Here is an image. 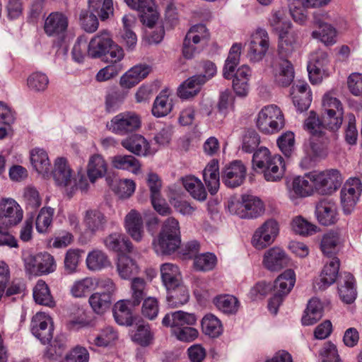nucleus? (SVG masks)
Returning a JSON list of instances; mask_svg holds the SVG:
<instances>
[{
	"mask_svg": "<svg viewBox=\"0 0 362 362\" xmlns=\"http://www.w3.org/2000/svg\"><path fill=\"white\" fill-rule=\"evenodd\" d=\"M196 321L194 315L179 310L167 313L162 320V325L170 327L171 334L177 339L189 342L199 334L197 329L191 327Z\"/></svg>",
	"mask_w": 362,
	"mask_h": 362,
	"instance_id": "f257e3e1",
	"label": "nucleus"
},
{
	"mask_svg": "<svg viewBox=\"0 0 362 362\" xmlns=\"http://www.w3.org/2000/svg\"><path fill=\"white\" fill-rule=\"evenodd\" d=\"M180 244L179 222L174 217H168L163 221L157 239L153 242V249L158 255H170Z\"/></svg>",
	"mask_w": 362,
	"mask_h": 362,
	"instance_id": "f03ea898",
	"label": "nucleus"
},
{
	"mask_svg": "<svg viewBox=\"0 0 362 362\" xmlns=\"http://www.w3.org/2000/svg\"><path fill=\"white\" fill-rule=\"evenodd\" d=\"M305 127L315 139L310 142V153L313 158H325L328 153V144L331 138H335L334 131L327 132L328 129L322 127L320 119L314 112H310V116L305 122Z\"/></svg>",
	"mask_w": 362,
	"mask_h": 362,
	"instance_id": "7ed1b4c3",
	"label": "nucleus"
},
{
	"mask_svg": "<svg viewBox=\"0 0 362 362\" xmlns=\"http://www.w3.org/2000/svg\"><path fill=\"white\" fill-rule=\"evenodd\" d=\"M322 117L320 120L322 127L331 131L337 130L343 121L344 109L341 103L332 93H327L322 100Z\"/></svg>",
	"mask_w": 362,
	"mask_h": 362,
	"instance_id": "20e7f679",
	"label": "nucleus"
},
{
	"mask_svg": "<svg viewBox=\"0 0 362 362\" xmlns=\"http://www.w3.org/2000/svg\"><path fill=\"white\" fill-rule=\"evenodd\" d=\"M296 282V275L292 269H287L280 274L272 284V297L269 299L268 308L276 315L284 298L291 292Z\"/></svg>",
	"mask_w": 362,
	"mask_h": 362,
	"instance_id": "39448f33",
	"label": "nucleus"
},
{
	"mask_svg": "<svg viewBox=\"0 0 362 362\" xmlns=\"http://www.w3.org/2000/svg\"><path fill=\"white\" fill-rule=\"evenodd\" d=\"M256 125L264 134H274L282 129L285 125L284 114L275 105L263 107L258 113Z\"/></svg>",
	"mask_w": 362,
	"mask_h": 362,
	"instance_id": "423d86ee",
	"label": "nucleus"
},
{
	"mask_svg": "<svg viewBox=\"0 0 362 362\" xmlns=\"http://www.w3.org/2000/svg\"><path fill=\"white\" fill-rule=\"evenodd\" d=\"M329 16L326 11H317L313 13L312 23L314 30L311 33V36L325 46L332 45L337 42V30L329 23Z\"/></svg>",
	"mask_w": 362,
	"mask_h": 362,
	"instance_id": "0eeeda50",
	"label": "nucleus"
},
{
	"mask_svg": "<svg viewBox=\"0 0 362 362\" xmlns=\"http://www.w3.org/2000/svg\"><path fill=\"white\" fill-rule=\"evenodd\" d=\"M141 127V118L133 111L120 112L112 118L107 127L113 133L124 136L138 131Z\"/></svg>",
	"mask_w": 362,
	"mask_h": 362,
	"instance_id": "6e6552de",
	"label": "nucleus"
},
{
	"mask_svg": "<svg viewBox=\"0 0 362 362\" xmlns=\"http://www.w3.org/2000/svg\"><path fill=\"white\" fill-rule=\"evenodd\" d=\"M209 39V33L204 24L193 25L187 32L183 42L182 53L185 58L191 59L199 52L202 45Z\"/></svg>",
	"mask_w": 362,
	"mask_h": 362,
	"instance_id": "1a4fd4ad",
	"label": "nucleus"
},
{
	"mask_svg": "<svg viewBox=\"0 0 362 362\" xmlns=\"http://www.w3.org/2000/svg\"><path fill=\"white\" fill-rule=\"evenodd\" d=\"M311 177L315 181V191L320 194H330L338 189L342 177L339 170L331 169L322 172H311Z\"/></svg>",
	"mask_w": 362,
	"mask_h": 362,
	"instance_id": "9d476101",
	"label": "nucleus"
},
{
	"mask_svg": "<svg viewBox=\"0 0 362 362\" xmlns=\"http://www.w3.org/2000/svg\"><path fill=\"white\" fill-rule=\"evenodd\" d=\"M230 208L241 218H257L264 210L262 202L252 195H243L242 202H233Z\"/></svg>",
	"mask_w": 362,
	"mask_h": 362,
	"instance_id": "9b49d317",
	"label": "nucleus"
},
{
	"mask_svg": "<svg viewBox=\"0 0 362 362\" xmlns=\"http://www.w3.org/2000/svg\"><path fill=\"white\" fill-rule=\"evenodd\" d=\"M269 47L268 33L262 28H258L251 36L247 55L250 61L259 62L265 56Z\"/></svg>",
	"mask_w": 362,
	"mask_h": 362,
	"instance_id": "f8f14e48",
	"label": "nucleus"
},
{
	"mask_svg": "<svg viewBox=\"0 0 362 362\" xmlns=\"http://www.w3.org/2000/svg\"><path fill=\"white\" fill-rule=\"evenodd\" d=\"M31 330L42 344L49 342L54 330L52 318L44 313H36L31 321Z\"/></svg>",
	"mask_w": 362,
	"mask_h": 362,
	"instance_id": "ddd939ff",
	"label": "nucleus"
},
{
	"mask_svg": "<svg viewBox=\"0 0 362 362\" xmlns=\"http://www.w3.org/2000/svg\"><path fill=\"white\" fill-rule=\"evenodd\" d=\"M362 186L359 179L353 178L347 181L341 189V202L344 212L349 214L356 204Z\"/></svg>",
	"mask_w": 362,
	"mask_h": 362,
	"instance_id": "4468645a",
	"label": "nucleus"
},
{
	"mask_svg": "<svg viewBox=\"0 0 362 362\" xmlns=\"http://www.w3.org/2000/svg\"><path fill=\"white\" fill-rule=\"evenodd\" d=\"M67 16L61 12H52L45 19V33L50 37H64L68 28Z\"/></svg>",
	"mask_w": 362,
	"mask_h": 362,
	"instance_id": "2eb2a0df",
	"label": "nucleus"
},
{
	"mask_svg": "<svg viewBox=\"0 0 362 362\" xmlns=\"http://www.w3.org/2000/svg\"><path fill=\"white\" fill-rule=\"evenodd\" d=\"M246 177V168L240 160H235L222 171V181L228 187L234 188L241 185Z\"/></svg>",
	"mask_w": 362,
	"mask_h": 362,
	"instance_id": "dca6fc26",
	"label": "nucleus"
},
{
	"mask_svg": "<svg viewBox=\"0 0 362 362\" xmlns=\"http://www.w3.org/2000/svg\"><path fill=\"white\" fill-rule=\"evenodd\" d=\"M23 216L20 205L11 198H3L0 200V220L5 219L7 226H16Z\"/></svg>",
	"mask_w": 362,
	"mask_h": 362,
	"instance_id": "f3484780",
	"label": "nucleus"
},
{
	"mask_svg": "<svg viewBox=\"0 0 362 362\" xmlns=\"http://www.w3.org/2000/svg\"><path fill=\"white\" fill-rule=\"evenodd\" d=\"M339 259L334 257L327 263L320 274V278L314 283L316 291H324L333 284L337 279L339 269Z\"/></svg>",
	"mask_w": 362,
	"mask_h": 362,
	"instance_id": "a211bd4d",
	"label": "nucleus"
},
{
	"mask_svg": "<svg viewBox=\"0 0 362 362\" xmlns=\"http://www.w3.org/2000/svg\"><path fill=\"white\" fill-rule=\"evenodd\" d=\"M290 25L279 30L278 52L281 58L289 57L298 46V33Z\"/></svg>",
	"mask_w": 362,
	"mask_h": 362,
	"instance_id": "6ab92c4d",
	"label": "nucleus"
},
{
	"mask_svg": "<svg viewBox=\"0 0 362 362\" xmlns=\"http://www.w3.org/2000/svg\"><path fill=\"white\" fill-rule=\"evenodd\" d=\"M124 228L129 235L136 242H141L144 235V221L141 214L132 209L124 217Z\"/></svg>",
	"mask_w": 362,
	"mask_h": 362,
	"instance_id": "aec40b11",
	"label": "nucleus"
},
{
	"mask_svg": "<svg viewBox=\"0 0 362 362\" xmlns=\"http://www.w3.org/2000/svg\"><path fill=\"white\" fill-rule=\"evenodd\" d=\"M112 41L107 30L100 31L90 40L88 47V55L91 58L103 57L111 46Z\"/></svg>",
	"mask_w": 362,
	"mask_h": 362,
	"instance_id": "412c9836",
	"label": "nucleus"
},
{
	"mask_svg": "<svg viewBox=\"0 0 362 362\" xmlns=\"http://www.w3.org/2000/svg\"><path fill=\"white\" fill-rule=\"evenodd\" d=\"M288 264V257L280 247H272L264 253L263 264L269 271H279L286 267Z\"/></svg>",
	"mask_w": 362,
	"mask_h": 362,
	"instance_id": "4be33fe9",
	"label": "nucleus"
},
{
	"mask_svg": "<svg viewBox=\"0 0 362 362\" xmlns=\"http://www.w3.org/2000/svg\"><path fill=\"white\" fill-rule=\"evenodd\" d=\"M315 214L318 221L324 226H329L337 220V208L334 202L323 199L317 203Z\"/></svg>",
	"mask_w": 362,
	"mask_h": 362,
	"instance_id": "5701e85b",
	"label": "nucleus"
},
{
	"mask_svg": "<svg viewBox=\"0 0 362 362\" xmlns=\"http://www.w3.org/2000/svg\"><path fill=\"white\" fill-rule=\"evenodd\" d=\"M107 221L105 214L97 209H87L83 214V223L86 231L91 234L103 230Z\"/></svg>",
	"mask_w": 362,
	"mask_h": 362,
	"instance_id": "b1692460",
	"label": "nucleus"
},
{
	"mask_svg": "<svg viewBox=\"0 0 362 362\" xmlns=\"http://www.w3.org/2000/svg\"><path fill=\"white\" fill-rule=\"evenodd\" d=\"M52 173L56 184L65 187L67 192L74 180L72 171L67 160L64 158H57L54 162V169Z\"/></svg>",
	"mask_w": 362,
	"mask_h": 362,
	"instance_id": "393cba45",
	"label": "nucleus"
},
{
	"mask_svg": "<svg viewBox=\"0 0 362 362\" xmlns=\"http://www.w3.org/2000/svg\"><path fill=\"white\" fill-rule=\"evenodd\" d=\"M339 294L344 303L350 304L356 297V290L354 286V278L350 273L341 274L339 279Z\"/></svg>",
	"mask_w": 362,
	"mask_h": 362,
	"instance_id": "a878e982",
	"label": "nucleus"
},
{
	"mask_svg": "<svg viewBox=\"0 0 362 362\" xmlns=\"http://www.w3.org/2000/svg\"><path fill=\"white\" fill-rule=\"evenodd\" d=\"M107 170V164L101 155L93 154L89 158L86 172L91 183H95L98 179L104 177Z\"/></svg>",
	"mask_w": 362,
	"mask_h": 362,
	"instance_id": "bb28decb",
	"label": "nucleus"
},
{
	"mask_svg": "<svg viewBox=\"0 0 362 362\" xmlns=\"http://www.w3.org/2000/svg\"><path fill=\"white\" fill-rule=\"evenodd\" d=\"M103 243L107 250L115 252H132L134 249L132 242L119 233L108 235L104 238Z\"/></svg>",
	"mask_w": 362,
	"mask_h": 362,
	"instance_id": "cd10ccee",
	"label": "nucleus"
},
{
	"mask_svg": "<svg viewBox=\"0 0 362 362\" xmlns=\"http://www.w3.org/2000/svg\"><path fill=\"white\" fill-rule=\"evenodd\" d=\"M205 83L204 76H192L185 80L177 89V95L182 99H188L197 95Z\"/></svg>",
	"mask_w": 362,
	"mask_h": 362,
	"instance_id": "c85d7f7f",
	"label": "nucleus"
},
{
	"mask_svg": "<svg viewBox=\"0 0 362 362\" xmlns=\"http://www.w3.org/2000/svg\"><path fill=\"white\" fill-rule=\"evenodd\" d=\"M149 72L150 67L148 66L136 65L122 76L120 84L124 88H130L146 78Z\"/></svg>",
	"mask_w": 362,
	"mask_h": 362,
	"instance_id": "c756f323",
	"label": "nucleus"
},
{
	"mask_svg": "<svg viewBox=\"0 0 362 362\" xmlns=\"http://www.w3.org/2000/svg\"><path fill=\"white\" fill-rule=\"evenodd\" d=\"M203 179L205 185L212 195L216 194L220 185L218 163L212 160L203 170Z\"/></svg>",
	"mask_w": 362,
	"mask_h": 362,
	"instance_id": "7c9ffc66",
	"label": "nucleus"
},
{
	"mask_svg": "<svg viewBox=\"0 0 362 362\" xmlns=\"http://www.w3.org/2000/svg\"><path fill=\"white\" fill-rule=\"evenodd\" d=\"M262 170L264 177L267 182L280 181L283 178L285 171L283 158L279 155L273 156V160Z\"/></svg>",
	"mask_w": 362,
	"mask_h": 362,
	"instance_id": "2f4dec72",
	"label": "nucleus"
},
{
	"mask_svg": "<svg viewBox=\"0 0 362 362\" xmlns=\"http://www.w3.org/2000/svg\"><path fill=\"white\" fill-rule=\"evenodd\" d=\"M160 274L166 289L175 288L182 282L181 274L176 264L172 263L163 264L160 267Z\"/></svg>",
	"mask_w": 362,
	"mask_h": 362,
	"instance_id": "473e14b6",
	"label": "nucleus"
},
{
	"mask_svg": "<svg viewBox=\"0 0 362 362\" xmlns=\"http://www.w3.org/2000/svg\"><path fill=\"white\" fill-rule=\"evenodd\" d=\"M121 144L124 148L137 156L145 155L148 148V141L140 134H133L123 139Z\"/></svg>",
	"mask_w": 362,
	"mask_h": 362,
	"instance_id": "72a5a7b5",
	"label": "nucleus"
},
{
	"mask_svg": "<svg viewBox=\"0 0 362 362\" xmlns=\"http://www.w3.org/2000/svg\"><path fill=\"white\" fill-rule=\"evenodd\" d=\"M293 189L300 197L311 195L315 191V181L311 177V172L303 177H296L293 181Z\"/></svg>",
	"mask_w": 362,
	"mask_h": 362,
	"instance_id": "f704fd0d",
	"label": "nucleus"
},
{
	"mask_svg": "<svg viewBox=\"0 0 362 362\" xmlns=\"http://www.w3.org/2000/svg\"><path fill=\"white\" fill-rule=\"evenodd\" d=\"M182 184L194 199L199 201L206 199L207 194L200 180L194 176H187L182 178Z\"/></svg>",
	"mask_w": 362,
	"mask_h": 362,
	"instance_id": "c9c22d12",
	"label": "nucleus"
},
{
	"mask_svg": "<svg viewBox=\"0 0 362 362\" xmlns=\"http://www.w3.org/2000/svg\"><path fill=\"white\" fill-rule=\"evenodd\" d=\"M117 271L123 279H129L138 273L139 268L136 262L125 255H119L117 263Z\"/></svg>",
	"mask_w": 362,
	"mask_h": 362,
	"instance_id": "e433bc0d",
	"label": "nucleus"
},
{
	"mask_svg": "<svg viewBox=\"0 0 362 362\" xmlns=\"http://www.w3.org/2000/svg\"><path fill=\"white\" fill-rule=\"evenodd\" d=\"M240 53L241 45L234 44L229 51L223 67V74L225 78L230 79L233 76L235 68L240 62Z\"/></svg>",
	"mask_w": 362,
	"mask_h": 362,
	"instance_id": "4c0bfd02",
	"label": "nucleus"
},
{
	"mask_svg": "<svg viewBox=\"0 0 362 362\" xmlns=\"http://www.w3.org/2000/svg\"><path fill=\"white\" fill-rule=\"evenodd\" d=\"M33 298L35 301L40 305L50 308L55 305L48 286L42 280H39L34 287Z\"/></svg>",
	"mask_w": 362,
	"mask_h": 362,
	"instance_id": "58836bf2",
	"label": "nucleus"
},
{
	"mask_svg": "<svg viewBox=\"0 0 362 362\" xmlns=\"http://www.w3.org/2000/svg\"><path fill=\"white\" fill-rule=\"evenodd\" d=\"M167 302L169 306L172 308L179 307L185 304L189 300V292L187 288L182 284L173 289H167Z\"/></svg>",
	"mask_w": 362,
	"mask_h": 362,
	"instance_id": "ea45409f",
	"label": "nucleus"
},
{
	"mask_svg": "<svg viewBox=\"0 0 362 362\" xmlns=\"http://www.w3.org/2000/svg\"><path fill=\"white\" fill-rule=\"evenodd\" d=\"M173 109V100L167 92H161L155 99L152 107V114L156 117L168 115Z\"/></svg>",
	"mask_w": 362,
	"mask_h": 362,
	"instance_id": "a19ab883",
	"label": "nucleus"
},
{
	"mask_svg": "<svg viewBox=\"0 0 362 362\" xmlns=\"http://www.w3.org/2000/svg\"><path fill=\"white\" fill-rule=\"evenodd\" d=\"M147 294L146 281L140 277L134 278L131 282V298L129 303L134 306L139 305Z\"/></svg>",
	"mask_w": 362,
	"mask_h": 362,
	"instance_id": "79ce46f5",
	"label": "nucleus"
},
{
	"mask_svg": "<svg viewBox=\"0 0 362 362\" xmlns=\"http://www.w3.org/2000/svg\"><path fill=\"white\" fill-rule=\"evenodd\" d=\"M88 303L94 313L102 315L110 308L112 298L109 294L95 292L90 296Z\"/></svg>",
	"mask_w": 362,
	"mask_h": 362,
	"instance_id": "37998d69",
	"label": "nucleus"
},
{
	"mask_svg": "<svg viewBox=\"0 0 362 362\" xmlns=\"http://www.w3.org/2000/svg\"><path fill=\"white\" fill-rule=\"evenodd\" d=\"M203 332L210 337H218L223 332V327L220 320L213 314L206 315L202 320Z\"/></svg>",
	"mask_w": 362,
	"mask_h": 362,
	"instance_id": "c03bdc74",
	"label": "nucleus"
},
{
	"mask_svg": "<svg viewBox=\"0 0 362 362\" xmlns=\"http://www.w3.org/2000/svg\"><path fill=\"white\" fill-rule=\"evenodd\" d=\"M340 243V237L337 233H328L324 235L322 238L321 250L325 255L332 257L339 251Z\"/></svg>",
	"mask_w": 362,
	"mask_h": 362,
	"instance_id": "a18cd8bd",
	"label": "nucleus"
},
{
	"mask_svg": "<svg viewBox=\"0 0 362 362\" xmlns=\"http://www.w3.org/2000/svg\"><path fill=\"white\" fill-rule=\"evenodd\" d=\"M30 160L33 167L38 173L45 174L49 172L50 162L47 153L43 149H33L30 153Z\"/></svg>",
	"mask_w": 362,
	"mask_h": 362,
	"instance_id": "49530a36",
	"label": "nucleus"
},
{
	"mask_svg": "<svg viewBox=\"0 0 362 362\" xmlns=\"http://www.w3.org/2000/svg\"><path fill=\"white\" fill-rule=\"evenodd\" d=\"M128 302L129 300H119L114 306V317L120 325L129 326L133 324L132 312L127 306Z\"/></svg>",
	"mask_w": 362,
	"mask_h": 362,
	"instance_id": "de8ad7c7",
	"label": "nucleus"
},
{
	"mask_svg": "<svg viewBox=\"0 0 362 362\" xmlns=\"http://www.w3.org/2000/svg\"><path fill=\"white\" fill-rule=\"evenodd\" d=\"M114 168L122 170H131L136 173L140 169L139 161L131 155H117L112 158Z\"/></svg>",
	"mask_w": 362,
	"mask_h": 362,
	"instance_id": "09e8293b",
	"label": "nucleus"
},
{
	"mask_svg": "<svg viewBox=\"0 0 362 362\" xmlns=\"http://www.w3.org/2000/svg\"><path fill=\"white\" fill-rule=\"evenodd\" d=\"M88 269L98 271L110 264L107 255L103 251L95 250L88 253L86 258Z\"/></svg>",
	"mask_w": 362,
	"mask_h": 362,
	"instance_id": "8fccbe9b",
	"label": "nucleus"
},
{
	"mask_svg": "<svg viewBox=\"0 0 362 362\" xmlns=\"http://www.w3.org/2000/svg\"><path fill=\"white\" fill-rule=\"evenodd\" d=\"M95 288V279L86 277L74 283L71 293L75 298H83Z\"/></svg>",
	"mask_w": 362,
	"mask_h": 362,
	"instance_id": "3c124183",
	"label": "nucleus"
},
{
	"mask_svg": "<svg viewBox=\"0 0 362 362\" xmlns=\"http://www.w3.org/2000/svg\"><path fill=\"white\" fill-rule=\"evenodd\" d=\"M216 308L226 314H235L239 308L238 299L230 295H222L214 299Z\"/></svg>",
	"mask_w": 362,
	"mask_h": 362,
	"instance_id": "603ef678",
	"label": "nucleus"
},
{
	"mask_svg": "<svg viewBox=\"0 0 362 362\" xmlns=\"http://www.w3.org/2000/svg\"><path fill=\"white\" fill-rule=\"evenodd\" d=\"M54 214V210L51 207H42L40 209L35 221L37 232L43 233L49 230L52 227Z\"/></svg>",
	"mask_w": 362,
	"mask_h": 362,
	"instance_id": "864d4df0",
	"label": "nucleus"
},
{
	"mask_svg": "<svg viewBox=\"0 0 362 362\" xmlns=\"http://www.w3.org/2000/svg\"><path fill=\"white\" fill-rule=\"evenodd\" d=\"M216 262L217 259L215 255L205 252L195 255L193 266L197 271L209 272L215 267Z\"/></svg>",
	"mask_w": 362,
	"mask_h": 362,
	"instance_id": "5fc2aeb1",
	"label": "nucleus"
},
{
	"mask_svg": "<svg viewBox=\"0 0 362 362\" xmlns=\"http://www.w3.org/2000/svg\"><path fill=\"white\" fill-rule=\"evenodd\" d=\"M280 70L275 76L277 83L281 86H288L294 78V70L292 64L287 59H282L279 64Z\"/></svg>",
	"mask_w": 362,
	"mask_h": 362,
	"instance_id": "6e6d98bb",
	"label": "nucleus"
},
{
	"mask_svg": "<svg viewBox=\"0 0 362 362\" xmlns=\"http://www.w3.org/2000/svg\"><path fill=\"white\" fill-rule=\"evenodd\" d=\"M49 84V78L45 74L36 71L31 74L27 79L28 88L34 92L45 91Z\"/></svg>",
	"mask_w": 362,
	"mask_h": 362,
	"instance_id": "4d7b16f0",
	"label": "nucleus"
},
{
	"mask_svg": "<svg viewBox=\"0 0 362 362\" xmlns=\"http://www.w3.org/2000/svg\"><path fill=\"white\" fill-rule=\"evenodd\" d=\"M126 94L119 89L110 90L105 97V109L108 112L117 110L122 104Z\"/></svg>",
	"mask_w": 362,
	"mask_h": 362,
	"instance_id": "13d9d810",
	"label": "nucleus"
},
{
	"mask_svg": "<svg viewBox=\"0 0 362 362\" xmlns=\"http://www.w3.org/2000/svg\"><path fill=\"white\" fill-rule=\"evenodd\" d=\"M79 22L82 28L87 33H94L97 30L99 22L97 16L91 11L81 10L79 13Z\"/></svg>",
	"mask_w": 362,
	"mask_h": 362,
	"instance_id": "bf43d9fd",
	"label": "nucleus"
},
{
	"mask_svg": "<svg viewBox=\"0 0 362 362\" xmlns=\"http://www.w3.org/2000/svg\"><path fill=\"white\" fill-rule=\"evenodd\" d=\"M66 349L64 337H57L47 347L45 356L49 359L57 360L60 357Z\"/></svg>",
	"mask_w": 362,
	"mask_h": 362,
	"instance_id": "052dcab7",
	"label": "nucleus"
},
{
	"mask_svg": "<svg viewBox=\"0 0 362 362\" xmlns=\"http://www.w3.org/2000/svg\"><path fill=\"white\" fill-rule=\"evenodd\" d=\"M132 340L142 346L149 345L153 340V334L148 325L141 324L132 335Z\"/></svg>",
	"mask_w": 362,
	"mask_h": 362,
	"instance_id": "680f3d73",
	"label": "nucleus"
},
{
	"mask_svg": "<svg viewBox=\"0 0 362 362\" xmlns=\"http://www.w3.org/2000/svg\"><path fill=\"white\" fill-rule=\"evenodd\" d=\"M81 251L78 249L69 250L64 257V269L66 273L73 274L76 272L81 259Z\"/></svg>",
	"mask_w": 362,
	"mask_h": 362,
	"instance_id": "e2e57ef3",
	"label": "nucleus"
},
{
	"mask_svg": "<svg viewBox=\"0 0 362 362\" xmlns=\"http://www.w3.org/2000/svg\"><path fill=\"white\" fill-rule=\"evenodd\" d=\"M23 199L27 209H36L42 204L39 192L32 187H28L24 189Z\"/></svg>",
	"mask_w": 362,
	"mask_h": 362,
	"instance_id": "0e129e2a",
	"label": "nucleus"
},
{
	"mask_svg": "<svg viewBox=\"0 0 362 362\" xmlns=\"http://www.w3.org/2000/svg\"><path fill=\"white\" fill-rule=\"evenodd\" d=\"M273 160V156L266 147L259 148L253 154L252 165L254 168L264 169Z\"/></svg>",
	"mask_w": 362,
	"mask_h": 362,
	"instance_id": "69168bd1",
	"label": "nucleus"
},
{
	"mask_svg": "<svg viewBox=\"0 0 362 362\" xmlns=\"http://www.w3.org/2000/svg\"><path fill=\"white\" fill-rule=\"evenodd\" d=\"M277 144L286 156H290L295 148V136L291 132L283 134L277 139Z\"/></svg>",
	"mask_w": 362,
	"mask_h": 362,
	"instance_id": "338daca9",
	"label": "nucleus"
},
{
	"mask_svg": "<svg viewBox=\"0 0 362 362\" xmlns=\"http://www.w3.org/2000/svg\"><path fill=\"white\" fill-rule=\"evenodd\" d=\"M319 354L322 362L341 361L336 346L330 341L324 344Z\"/></svg>",
	"mask_w": 362,
	"mask_h": 362,
	"instance_id": "774afa93",
	"label": "nucleus"
}]
</instances>
